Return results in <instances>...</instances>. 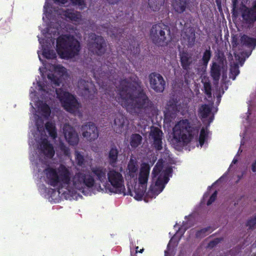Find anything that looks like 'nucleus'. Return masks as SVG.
Returning <instances> with one entry per match:
<instances>
[{
  "mask_svg": "<svg viewBox=\"0 0 256 256\" xmlns=\"http://www.w3.org/2000/svg\"><path fill=\"white\" fill-rule=\"evenodd\" d=\"M118 90L116 100L130 112L144 116L152 111L153 102L138 84L122 80Z\"/></svg>",
  "mask_w": 256,
  "mask_h": 256,
  "instance_id": "obj_1",
  "label": "nucleus"
},
{
  "mask_svg": "<svg viewBox=\"0 0 256 256\" xmlns=\"http://www.w3.org/2000/svg\"><path fill=\"white\" fill-rule=\"evenodd\" d=\"M200 127V124L190 122L188 119L180 120L173 128L174 138L178 142L187 144L194 136L198 135Z\"/></svg>",
  "mask_w": 256,
  "mask_h": 256,
  "instance_id": "obj_2",
  "label": "nucleus"
},
{
  "mask_svg": "<svg viewBox=\"0 0 256 256\" xmlns=\"http://www.w3.org/2000/svg\"><path fill=\"white\" fill-rule=\"evenodd\" d=\"M80 42L70 34L62 35L56 40V51L62 58L68 60L78 55L80 50Z\"/></svg>",
  "mask_w": 256,
  "mask_h": 256,
  "instance_id": "obj_3",
  "label": "nucleus"
},
{
  "mask_svg": "<svg viewBox=\"0 0 256 256\" xmlns=\"http://www.w3.org/2000/svg\"><path fill=\"white\" fill-rule=\"evenodd\" d=\"M46 178V182L58 190L62 189L64 186H68L70 182V172L64 165H60L58 169L47 168L44 170Z\"/></svg>",
  "mask_w": 256,
  "mask_h": 256,
  "instance_id": "obj_4",
  "label": "nucleus"
},
{
  "mask_svg": "<svg viewBox=\"0 0 256 256\" xmlns=\"http://www.w3.org/2000/svg\"><path fill=\"white\" fill-rule=\"evenodd\" d=\"M150 37L154 44L167 46L172 39L170 28L163 22L154 24L150 30Z\"/></svg>",
  "mask_w": 256,
  "mask_h": 256,
  "instance_id": "obj_5",
  "label": "nucleus"
},
{
  "mask_svg": "<svg viewBox=\"0 0 256 256\" xmlns=\"http://www.w3.org/2000/svg\"><path fill=\"white\" fill-rule=\"evenodd\" d=\"M106 42L101 36L91 32L88 34L87 40V46L88 50L93 54L101 56L106 50Z\"/></svg>",
  "mask_w": 256,
  "mask_h": 256,
  "instance_id": "obj_6",
  "label": "nucleus"
},
{
  "mask_svg": "<svg viewBox=\"0 0 256 256\" xmlns=\"http://www.w3.org/2000/svg\"><path fill=\"white\" fill-rule=\"evenodd\" d=\"M56 93L62 106L67 112L74 113L78 110L80 104L74 95L62 89L56 90Z\"/></svg>",
  "mask_w": 256,
  "mask_h": 256,
  "instance_id": "obj_7",
  "label": "nucleus"
},
{
  "mask_svg": "<svg viewBox=\"0 0 256 256\" xmlns=\"http://www.w3.org/2000/svg\"><path fill=\"white\" fill-rule=\"evenodd\" d=\"M74 186L84 192L86 188H92L94 184V180L92 176L86 173L78 172L76 173L72 178Z\"/></svg>",
  "mask_w": 256,
  "mask_h": 256,
  "instance_id": "obj_8",
  "label": "nucleus"
},
{
  "mask_svg": "<svg viewBox=\"0 0 256 256\" xmlns=\"http://www.w3.org/2000/svg\"><path fill=\"white\" fill-rule=\"evenodd\" d=\"M107 176L108 182L112 186L109 189L110 192L121 194L125 190L124 179L120 172L112 170L108 172Z\"/></svg>",
  "mask_w": 256,
  "mask_h": 256,
  "instance_id": "obj_9",
  "label": "nucleus"
},
{
  "mask_svg": "<svg viewBox=\"0 0 256 256\" xmlns=\"http://www.w3.org/2000/svg\"><path fill=\"white\" fill-rule=\"evenodd\" d=\"M240 12L243 23L248 28L252 27L256 22V0L250 6L243 4L240 8Z\"/></svg>",
  "mask_w": 256,
  "mask_h": 256,
  "instance_id": "obj_10",
  "label": "nucleus"
},
{
  "mask_svg": "<svg viewBox=\"0 0 256 256\" xmlns=\"http://www.w3.org/2000/svg\"><path fill=\"white\" fill-rule=\"evenodd\" d=\"M150 88L156 92H162L164 90L166 82L162 76L158 73L154 72L148 76Z\"/></svg>",
  "mask_w": 256,
  "mask_h": 256,
  "instance_id": "obj_11",
  "label": "nucleus"
},
{
  "mask_svg": "<svg viewBox=\"0 0 256 256\" xmlns=\"http://www.w3.org/2000/svg\"><path fill=\"white\" fill-rule=\"evenodd\" d=\"M81 130L83 137L90 142L94 140L98 136V128L92 122H88L82 125Z\"/></svg>",
  "mask_w": 256,
  "mask_h": 256,
  "instance_id": "obj_12",
  "label": "nucleus"
},
{
  "mask_svg": "<svg viewBox=\"0 0 256 256\" xmlns=\"http://www.w3.org/2000/svg\"><path fill=\"white\" fill-rule=\"evenodd\" d=\"M78 86L84 98L90 100L93 98V93H95L96 90H94V86L92 82L80 79L78 81Z\"/></svg>",
  "mask_w": 256,
  "mask_h": 256,
  "instance_id": "obj_13",
  "label": "nucleus"
},
{
  "mask_svg": "<svg viewBox=\"0 0 256 256\" xmlns=\"http://www.w3.org/2000/svg\"><path fill=\"white\" fill-rule=\"evenodd\" d=\"M180 62L182 69L186 71L184 76L185 81L186 80V74L190 70V66L192 64L193 60L192 54L187 50H182L180 52Z\"/></svg>",
  "mask_w": 256,
  "mask_h": 256,
  "instance_id": "obj_14",
  "label": "nucleus"
},
{
  "mask_svg": "<svg viewBox=\"0 0 256 256\" xmlns=\"http://www.w3.org/2000/svg\"><path fill=\"white\" fill-rule=\"evenodd\" d=\"M64 137L68 142L72 146H76L79 141V138L75 130L70 125H65L63 128Z\"/></svg>",
  "mask_w": 256,
  "mask_h": 256,
  "instance_id": "obj_15",
  "label": "nucleus"
},
{
  "mask_svg": "<svg viewBox=\"0 0 256 256\" xmlns=\"http://www.w3.org/2000/svg\"><path fill=\"white\" fill-rule=\"evenodd\" d=\"M128 124L126 118L120 114H116L114 122L112 126L114 130L117 134H121L125 130L126 124Z\"/></svg>",
  "mask_w": 256,
  "mask_h": 256,
  "instance_id": "obj_16",
  "label": "nucleus"
},
{
  "mask_svg": "<svg viewBox=\"0 0 256 256\" xmlns=\"http://www.w3.org/2000/svg\"><path fill=\"white\" fill-rule=\"evenodd\" d=\"M40 146L42 153L46 158H53L55 154L54 146L46 138L42 140Z\"/></svg>",
  "mask_w": 256,
  "mask_h": 256,
  "instance_id": "obj_17",
  "label": "nucleus"
},
{
  "mask_svg": "<svg viewBox=\"0 0 256 256\" xmlns=\"http://www.w3.org/2000/svg\"><path fill=\"white\" fill-rule=\"evenodd\" d=\"M150 166L147 163H144L140 168L138 176V182L142 186H146L150 172Z\"/></svg>",
  "mask_w": 256,
  "mask_h": 256,
  "instance_id": "obj_18",
  "label": "nucleus"
},
{
  "mask_svg": "<svg viewBox=\"0 0 256 256\" xmlns=\"http://www.w3.org/2000/svg\"><path fill=\"white\" fill-rule=\"evenodd\" d=\"M178 112L179 106L178 105L176 100L174 99L170 100L167 104L165 115L173 118L175 116Z\"/></svg>",
  "mask_w": 256,
  "mask_h": 256,
  "instance_id": "obj_19",
  "label": "nucleus"
},
{
  "mask_svg": "<svg viewBox=\"0 0 256 256\" xmlns=\"http://www.w3.org/2000/svg\"><path fill=\"white\" fill-rule=\"evenodd\" d=\"M92 172L96 176L98 180L102 183L104 182L106 180L107 170L102 166H96L92 168Z\"/></svg>",
  "mask_w": 256,
  "mask_h": 256,
  "instance_id": "obj_20",
  "label": "nucleus"
},
{
  "mask_svg": "<svg viewBox=\"0 0 256 256\" xmlns=\"http://www.w3.org/2000/svg\"><path fill=\"white\" fill-rule=\"evenodd\" d=\"M118 154L119 150L116 146L114 144L111 146L108 157V162L110 166H114L117 163Z\"/></svg>",
  "mask_w": 256,
  "mask_h": 256,
  "instance_id": "obj_21",
  "label": "nucleus"
},
{
  "mask_svg": "<svg viewBox=\"0 0 256 256\" xmlns=\"http://www.w3.org/2000/svg\"><path fill=\"white\" fill-rule=\"evenodd\" d=\"M128 174L131 178H134L138 171V162L136 160L130 158L127 166Z\"/></svg>",
  "mask_w": 256,
  "mask_h": 256,
  "instance_id": "obj_22",
  "label": "nucleus"
},
{
  "mask_svg": "<svg viewBox=\"0 0 256 256\" xmlns=\"http://www.w3.org/2000/svg\"><path fill=\"white\" fill-rule=\"evenodd\" d=\"M221 74V66L216 62H214L210 66V74L214 80H219Z\"/></svg>",
  "mask_w": 256,
  "mask_h": 256,
  "instance_id": "obj_23",
  "label": "nucleus"
},
{
  "mask_svg": "<svg viewBox=\"0 0 256 256\" xmlns=\"http://www.w3.org/2000/svg\"><path fill=\"white\" fill-rule=\"evenodd\" d=\"M183 38L186 40L189 46L194 45L196 40L195 30L192 28H190L183 34Z\"/></svg>",
  "mask_w": 256,
  "mask_h": 256,
  "instance_id": "obj_24",
  "label": "nucleus"
},
{
  "mask_svg": "<svg viewBox=\"0 0 256 256\" xmlns=\"http://www.w3.org/2000/svg\"><path fill=\"white\" fill-rule=\"evenodd\" d=\"M240 42L242 45L248 48H254L256 46V38H251L247 35L244 34L240 38Z\"/></svg>",
  "mask_w": 256,
  "mask_h": 256,
  "instance_id": "obj_25",
  "label": "nucleus"
},
{
  "mask_svg": "<svg viewBox=\"0 0 256 256\" xmlns=\"http://www.w3.org/2000/svg\"><path fill=\"white\" fill-rule=\"evenodd\" d=\"M132 40H131V42H130L129 46H128V48L126 50L130 52V55H132L133 56L136 58L138 56L140 52V46L137 44V42L133 38Z\"/></svg>",
  "mask_w": 256,
  "mask_h": 256,
  "instance_id": "obj_26",
  "label": "nucleus"
},
{
  "mask_svg": "<svg viewBox=\"0 0 256 256\" xmlns=\"http://www.w3.org/2000/svg\"><path fill=\"white\" fill-rule=\"evenodd\" d=\"M64 16L70 19V20L74 22H79L81 20V14L80 12H74L72 10H67L64 12Z\"/></svg>",
  "mask_w": 256,
  "mask_h": 256,
  "instance_id": "obj_27",
  "label": "nucleus"
},
{
  "mask_svg": "<svg viewBox=\"0 0 256 256\" xmlns=\"http://www.w3.org/2000/svg\"><path fill=\"white\" fill-rule=\"evenodd\" d=\"M212 56V52L210 46L203 52L202 59L200 60L202 66L206 67Z\"/></svg>",
  "mask_w": 256,
  "mask_h": 256,
  "instance_id": "obj_28",
  "label": "nucleus"
},
{
  "mask_svg": "<svg viewBox=\"0 0 256 256\" xmlns=\"http://www.w3.org/2000/svg\"><path fill=\"white\" fill-rule=\"evenodd\" d=\"M165 2V0H148L150 8L154 12L158 11Z\"/></svg>",
  "mask_w": 256,
  "mask_h": 256,
  "instance_id": "obj_29",
  "label": "nucleus"
},
{
  "mask_svg": "<svg viewBox=\"0 0 256 256\" xmlns=\"http://www.w3.org/2000/svg\"><path fill=\"white\" fill-rule=\"evenodd\" d=\"M142 136L138 134H132L130 138V145L132 148L138 147L142 143Z\"/></svg>",
  "mask_w": 256,
  "mask_h": 256,
  "instance_id": "obj_30",
  "label": "nucleus"
},
{
  "mask_svg": "<svg viewBox=\"0 0 256 256\" xmlns=\"http://www.w3.org/2000/svg\"><path fill=\"white\" fill-rule=\"evenodd\" d=\"M45 128L50 137L53 138H56L57 132L54 124L52 122H48L45 124Z\"/></svg>",
  "mask_w": 256,
  "mask_h": 256,
  "instance_id": "obj_31",
  "label": "nucleus"
},
{
  "mask_svg": "<svg viewBox=\"0 0 256 256\" xmlns=\"http://www.w3.org/2000/svg\"><path fill=\"white\" fill-rule=\"evenodd\" d=\"M163 133L159 128L157 127H152L150 132V138L152 140L162 137Z\"/></svg>",
  "mask_w": 256,
  "mask_h": 256,
  "instance_id": "obj_32",
  "label": "nucleus"
},
{
  "mask_svg": "<svg viewBox=\"0 0 256 256\" xmlns=\"http://www.w3.org/2000/svg\"><path fill=\"white\" fill-rule=\"evenodd\" d=\"M212 231L213 230L212 229L210 226H208L198 230L196 233V236L197 238H204Z\"/></svg>",
  "mask_w": 256,
  "mask_h": 256,
  "instance_id": "obj_33",
  "label": "nucleus"
},
{
  "mask_svg": "<svg viewBox=\"0 0 256 256\" xmlns=\"http://www.w3.org/2000/svg\"><path fill=\"white\" fill-rule=\"evenodd\" d=\"M199 112L202 118H206L211 112V108L206 104H202L200 108Z\"/></svg>",
  "mask_w": 256,
  "mask_h": 256,
  "instance_id": "obj_34",
  "label": "nucleus"
},
{
  "mask_svg": "<svg viewBox=\"0 0 256 256\" xmlns=\"http://www.w3.org/2000/svg\"><path fill=\"white\" fill-rule=\"evenodd\" d=\"M38 108L44 116H50V110L48 104L46 103L41 102L40 103Z\"/></svg>",
  "mask_w": 256,
  "mask_h": 256,
  "instance_id": "obj_35",
  "label": "nucleus"
},
{
  "mask_svg": "<svg viewBox=\"0 0 256 256\" xmlns=\"http://www.w3.org/2000/svg\"><path fill=\"white\" fill-rule=\"evenodd\" d=\"M42 55L47 59L53 60L56 58V54L52 50L44 48L42 51Z\"/></svg>",
  "mask_w": 256,
  "mask_h": 256,
  "instance_id": "obj_36",
  "label": "nucleus"
},
{
  "mask_svg": "<svg viewBox=\"0 0 256 256\" xmlns=\"http://www.w3.org/2000/svg\"><path fill=\"white\" fill-rule=\"evenodd\" d=\"M207 137L208 132L204 128H202L200 130L198 139L199 143L201 146H202L204 144L205 140Z\"/></svg>",
  "mask_w": 256,
  "mask_h": 256,
  "instance_id": "obj_37",
  "label": "nucleus"
},
{
  "mask_svg": "<svg viewBox=\"0 0 256 256\" xmlns=\"http://www.w3.org/2000/svg\"><path fill=\"white\" fill-rule=\"evenodd\" d=\"M240 74L239 68L238 64H234L230 69V78L234 80L236 76Z\"/></svg>",
  "mask_w": 256,
  "mask_h": 256,
  "instance_id": "obj_38",
  "label": "nucleus"
},
{
  "mask_svg": "<svg viewBox=\"0 0 256 256\" xmlns=\"http://www.w3.org/2000/svg\"><path fill=\"white\" fill-rule=\"evenodd\" d=\"M204 92L208 96V97L212 96V86L210 82L208 80L204 82Z\"/></svg>",
  "mask_w": 256,
  "mask_h": 256,
  "instance_id": "obj_39",
  "label": "nucleus"
},
{
  "mask_svg": "<svg viewBox=\"0 0 256 256\" xmlns=\"http://www.w3.org/2000/svg\"><path fill=\"white\" fill-rule=\"evenodd\" d=\"M172 240H170L167 245L166 250L164 251V256H174V250L173 247L171 246Z\"/></svg>",
  "mask_w": 256,
  "mask_h": 256,
  "instance_id": "obj_40",
  "label": "nucleus"
},
{
  "mask_svg": "<svg viewBox=\"0 0 256 256\" xmlns=\"http://www.w3.org/2000/svg\"><path fill=\"white\" fill-rule=\"evenodd\" d=\"M59 148L60 150L63 152L64 154L66 156H70V150L68 147L66 146V145L63 143L60 142L59 145Z\"/></svg>",
  "mask_w": 256,
  "mask_h": 256,
  "instance_id": "obj_41",
  "label": "nucleus"
},
{
  "mask_svg": "<svg viewBox=\"0 0 256 256\" xmlns=\"http://www.w3.org/2000/svg\"><path fill=\"white\" fill-rule=\"evenodd\" d=\"M162 138L153 140L152 145L156 150L160 151L162 149Z\"/></svg>",
  "mask_w": 256,
  "mask_h": 256,
  "instance_id": "obj_42",
  "label": "nucleus"
},
{
  "mask_svg": "<svg viewBox=\"0 0 256 256\" xmlns=\"http://www.w3.org/2000/svg\"><path fill=\"white\" fill-rule=\"evenodd\" d=\"M76 160L78 165L82 166L84 164V156L80 154L78 152H76Z\"/></svg>",
  "mask_w": 256,
  "mask_h": 256,
  "instance_id": "obj_43",
  "label": "nucleus"
},
{
  "mask_svg": "<svg viewBox=\"0 0 256 256\" xmlns=\"http://www.w3.org/2000/svg\"><path fill=\"white\" fill-rule=\"evenodd\" d=\"M246 226H248L249 230H254L256 228V216L249 219Z\"/></svg>",
  "mask_w": 256,
  "mask_h": 256,
  "instance_id": "obj_44",
  "label": "nucleus"
},
{
  "mask_svg": "<svg viewBox=\"0 0 256 256\" xmlns=\"http://www.w3.org/2000/svg\"><path fill=\"white\" fill-rule=\"evenodd\" d=\"M172 171V168H169L160 174H162V178L165 184H167L169 180L168 174Z\"/></svg>",
  "mask_w": 256,
  "mask_h": 256,
  "instance_id": "obj_45",
  "label": "nucleus"
},
{
  "mask_svg": "<svg viewBox=\"0 0 256 256\" xmlns=\"http://www.w3.org/2000/svg\"><path fill=\"white\" fill-rule=\"evenodd\" d=\"M232 14L233 16H237L238 15V0H232Z\"/></svg>",
  "mask_w": 256,
  "mask_h": 256,
  "instance_id": "obj_46",
  "label": "nucleus"
},
{
  "mask_svg": "<svg viewBox=\"0 0 256 256\" xmlns=\"http://www.w3.org/2000/svg\"><path fill=\"white\" fill-rule=\"evenodd\" d=\"M162 169V166H158L157 164L154 168L152 171V176L153 178H156Z\"/></svg>",
  "mask_w": 256,
  "mask_h": 256,
  "instance_id": "obj_47",
  "label": "nucleus"
},
{
  "mask_svg": "<svg viewBox=\"0 0 256 256\" xmlns=\"http://www.w3.org/2000/svg\"><path fill=\"white\" fill-rule=\"evenodd\" d=\"M74 6H78L82 7L86 6L84 0H70Z\"/></svg>",
  "mask_w": 256,
  "mask_h": 256,
  "instance_id": "obj_48",
  "label": "nucleus"
},
{
  "mask_svg": "<svg viewBox=\"0 0 256 256\" xmlns=\"http://www.w3.org/2000/svg\"><path fill=\"white\" fill-rule=\"evenodd\" d=\"M162 174H160L156 182V185L158 186L162 187V188H164L165 184L162 180Z\"/></svg>",
  "mask_w": 256,
  "mask_h": 256,
  "instance_id": "obj_49",
  "label": "nucleus"
},
{
  "mask_svg": "<svg viewBox=\"0 0 256 256\" xmlns=\"http://www.w3.org/2000/svg\"><path fill=\"white\" fill-rule=\"evenodd\" d=\"M218 192L216 190H215L214 192L212 194V196H210V198L208 199L206 204L208 206L210 205L213 202L215 201L216 200V196H217Z\"/></svg>",
  "mask_w": 256,
  "mask_h": 256,
  "instance_id": "obj_50",
  "label": "nucleus"
},
{
  "mask_svg": "<svg viewBox=\"0 0 256 256\" xmlns=\"http://www.w3.org/2000/svg\"><path fill=\"white\" fill-rule=\"evenodd\" d=\"M48 79L50 80L52 82H54L56 86H58L60 85L59 79L56 77L54 74H48Z\"/></svg>",
  "mask_w": 256,
  "mask_h": 256,
  "instance_id": "obj_51",
  "label": "nucleus"
},
{
  "mask_svg": "<svg viewBox=\"0 0 256 256\" xmlns=\"http://www.w3.org/2000/svg\"><path fill=\"white\" fill-rule=\"evenodd\" d=\"M220 238H216L208 243V246L214 248L220 242Z\"/></svg>",
  "mask_w": 256,
  "mask_h": 256,
  "instance_id": "obj_52",
  "label": "nucleus"
},
{
  "mask_svg": "<svg viewBox=\"0 0 256 256\" xmlns=\"http://www.w3.org/2000/svg\"><path fill=\"white\" fill-rule=\"evenodd\" d=\"M56 69L60 72H62V74H64L66 72V68L62 66H56Z\"/></svg>",
  "mask_w": 256,
  "mask_h": 256,
  "instance_id": "obj_53",
  "label": "nucleus"
},
{
  "mask_svg": "<svg viewBox=\"0 0 256 256\" xmlns=\"http://www.w3.org/2000/svg\"><path fill=\"white\" fill-rule=\"evenodd\" d=\"M108 3L111 5H114L118 4L122 0H106Z\"/></svg>",
  "mask_w": 256,
  "mask_h": 256,
  "instance_id": "obj_54",
  "label": "nucleus"
},
{
  "mask_svg": "<svg viewBox=\"0 0 256 256\" xmlns=\"http://www.w3.org/2000/svg\"><path fill=\"white\" fill-rule=\"evenodd\" d=\"M218 8L220 10L222 8V0H215Z\"/></svg>",
  "mask_w": 256,
  "mask_h": 256,
  "instance_id": "obj_55",
  "label": "nucleus"
},
{
  "mask_svg": "<svg viewBox=\"0 0 256 256\" xmlns=\"http://www.w3.org/2000/svg\"><path fill=\"white\" fill-rule=\"evenodd\" d=\"M252 170L253 172H256V160L252 162Z\"/></svg>",
  "mask_w": 256,
  "mask_h": 256,
  "instance_id": "obj_56",
  "label": "nucleus"
},
{
  "mask_svg": "<svg viewBox=\"0 0 256 256\" xmlns=\"http://www.w3.org/2000/svg\"><path fill=\"white\" fill-rule=\"evenodd\" d=\"M143 195H144L143 192H142L140 194H136L138 198H136L138 200H140L142 198Z\"/></svg>",
  "mask_w": 256,
  "mask_h": 256,
  "instance_id": "obj_57",
  "label": "nucleus"
},
{
  "mask_svg": "<svg viewBox=\"0 0 256 256\" xmlns=\"http://www.w3.org/2000/svg\"><path fill=\"white\" fill-rule=\"evenodd\" d=\"M148 196H150L152 198H153L154 196V194H153V192L152 190H149L147 194Z\"/></svg>",
  "mask_w": 256,
  "mask_h": 256,
  "instance_id": "obj_58",
  "label": "nucleus"
},
{
  "mask_svg": "<svg viewBox=\"0 0 256 256\" xmlns=\"http://www.w3.org/2000/svg\"><path fill=\"white\" fill-rule=\"evenodd\" d=\"M56 2H61L62 4H64L66 2V0H54Z\"/></svg>",
  "mask_w": 256,
  "mask_h": 256,
  "instance_id": "obj_59",
  "label": "nucleus"
},
{
  "mask_svg": "<svg viewBox=\"0 0 256 256\" xmlns=\"http://www.w3.org/2000/svg\"><path fill=\"white\" fill-rule=\"evenodd\" d=\"M136 250L134 254H132V252H131V256H136V254L138 253V246L136 247Z\"/></svg>",
  "mask_w": 256,
  "mask_h": 256,
  "instance_id": "obj_60",
  "label": "nucleus"
},
{
  "mask_svg": "<svg viewBox=\"0 0 256 256\" xmlns=\"http://www.w3.org/2000/svg\"><path fill=\"white\" fill-rule=\"evenodd\" d=\"M232 46H237V42H236V40H235V41H234V40H233V41L232 42Z\"/></svg>",
  "mask_w": 256,
  "mask_h": 256,
  "instance_id": "obj_61",
  "label": "nucleus"
},
{
  "mask_svg": "<svg viewBox=\"0 0 256 256\" xmlns=\"http://www.w3.org/2000/svg\"><path fill=\"white\" fill-rule=\"evenodd\" d=\"M143 251H144V248H142V249L140 250H138V252L140 253H142L143 252Z\"/></svg>",
  "mask_w": 256,
  "mask_h": 256,
  "instance_id": "obj_62",
  "label": "nucleus"
},
{
  "mask_svg": "<svg viewBox=\"0 0 256 256\" xmlns=\"http://www.w3.org/2000/svg\"><path fill=\"white\" fill-rule=\"evenodd\" d=\"M236 162H237V160H236V159H234V160H232V162H233L234 164H236Z\"/></svg>",
  "mask_w": 256,
  "mask_h": 256,
  "instance_id": "obj_63",
  "label": "nucleus"
},
{
  "mask_svg": "<svg viewBox=\"0 0 256 256\" xmlns=\"http://www.w3.org/2000/svg\"><path fill=\"white\" fill-rule=\"evenodd\" d=\"M112 34L114 36V37H116L117 36H116L115 34H114V33H112Z\"/></svg>",
  "mask_w": 256,
  "mask_h": 256,
  "instance_id": "obj_64",
  "label": "nucleus"
}]
</instances>
